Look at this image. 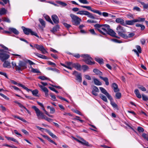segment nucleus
I'll use <instances>...</instances> for the list:
<instances>
[{
    "label": "nucleus",
    "instance_id": "nucleus-39",
    "mask_svg": "<svg viewBox=\"0 0 148 148\" xmlns=\"http://www.w3.org/2000/svg\"><path fill=\"white\" fill-rule=\"evenodd\" d=\"M99 97L104 101L107 102H108L107 99L105 96L102 94H100L99 95Z\"/></svg>",
    "mask_w": 148,
    "mask_h": 148
},
{
    "label": "nucleus",
    "instance_id": "nucleus-22",
    "mask_svg": "<svg viewBox=\"0 0 148 148\" xmlns=\"http://www.w3.org/2000/svg\"><path fill=\"white\" fill-rule=\"evenodd\" d=\"M99 78L102 80H103L105 82L106 85V86H108L109 84L108 81V79L107 77H103L101 76H99Z\"/></svg>",
    "mask_w": 148,
    "mask_h": 148
},
{
    "label": "nucleus",
    "instance_id": "nucleus-57",
    "mask_svg": "<svg viewBox=\"0 0 148 148\" xmlns=\"http://www.w3.org/2000/svg\"><path fill=\"white\" fill-rule=\"evenodd\" d=\"M79 1L81 3L83 4H88L89 2L87 0H79Z\"/></svg>",
    "mask_w": 148,
    "mask_h": 148
},
{
    "label": "nucleus",
    "instance_id": "nucleus-23",
    "mask_svg": "<svg viewBox=\"0 0 148 148\" xmlns=\"http://www.w3.org/2000/svg\"><path fill=\"white\" fill-rule=\"evenodd\" d=\"M135 19L132 20L126 21H125V24L129 25H133L134 23H136Z\"/></svg>",
    "mask_w": 148,
    "mask_h": 148
},
{
    "label": "nucleus",
    "instance_id": "nucleus-40",
    "mask_svg": "<svg viewBox=\"0 0 148 148\" xmlns=\"http://www.w3.org/2000/svg\"><path fill=\"white\" fill-rule=\"evenodd\" d=\"M138 88L143 91H146V88L143 86L140 85H138L137 86Z\"/></svg>",
    "mask_w": 148,
    "mask_h": 148
},
{
    "label": "nucleus",
    "instance_id": "nucleus-62",
    "mask_svg": "<svg viewBox=\"0 0 148 148\" xmlns=\"http://www.w3.org/2000/svg\"><path fill=\"white\" fill-rule=\"evenodd\" d=\"M48 64L49 65H53V66L54 67H56V65L55 63L52 62L50 61H48Z\"/></svg>",
    "mask_w": 148,
    "mask_h": 148
},
{
    "label": "nucleus",
    "instance_id": "nucleus-33",
    "mask_svg": "<svg viewBox=\"0 0 148 148\" xmlns=\"http://www.w3.org/2000/svg\"><path fill=\"white\" fill-rule=\"evenodd\" d=\"M93 80L95 84L97 85H101L102 84L97 79L94 78L93 79Z\"/></svg>",
    "mask_w": 148,
    "mask_h": 148
},
{
    "label": "nucleus",
    "instance_id": "nucleus-55",
    "mask_svg": "<svg viewBox=\"0 0 148 148\" xmlns=\"http://www.w3.org/2000/svg\"><path fill=\"white\" fill-rule=\"evenodd\" d=\"M137 130L139 132H143L144 131V129L141 127H138L137 128Z\"/></svg>",
    "mask_w": 148,
    "mask_h": 148
},
{
    "label": "nucleus",
    "instance_id": "nucleus-51",
    "mask_svg": "<svg viewBox=\"0 0 148 148\" xmlns=\"http://www.w3.org/2000/svg\"><path fill=\"white\" fill-rule=\"evenodd\" d=\"M108 98L110 100V102L111 101H113V99L112 97L108 93L106 95Z\"/></svg>",
    "mask_w": 148,
    "mask_h": 148
},
{
    "label": "nucleus",
    "instance_id": "nucleus-12",
    "mask_svg": "<svg viewBox=\"0 0 148 148\" xmlns=\"http://www.w3.org/2000/svg\"><path fill=\"white\" fill-rule=\"evenodd\" d=\"M106 34H108V35L116 38L118 39L120 38L119 37L115 35L116 34V33L113 30L110 28V27H109L108 28Z\"/></svg>",
    "mask_w": 148,
    "mask_h": 148
},
{
    "label": "nucleus",
    "instance_id": "nucleus-1",
    "mask_svg": "<svg viewBox=\"0 0 148 148\" xmlns=\"http://www.w3.org/2000/svg\"><path fill=\"white\" fill-rule=\"evenodd\" d=\"M95 30L99 31L101 34L104 35H106L108 28L110 27V26L107 24L101 25L98 23L94 25Z\"/></svg>",
    "mask_w": 148,
    "mask_h": 148
},
{
    "label": "nucleus",
    "instance_id": "nucleus-56",
    "mask_svg": "<svg viewBox=\"0 0 148 148\" xmlns=\"http://www.w3.org/2000/svg\"><path fill=\"white\" fill-rule=\"evenodd\" d=\"M142 97L144 101H147V100L148 101V98L145 95H144V94L142 95Z\"/></svg>",
    "mask_w": 148,
    "mask_h": 148
},
{
    "label": "nucleus",
    "instance_id": "nucleus-10",
    "mask_svg": "<svg viewBox=\"0 0 148 148\" xmlns=\"http://www.w3.org/2000/svg\"><path fill=\"white\" fill-rule=\"evenodd\" d=\"M77 14H79L81 15H84L87 16L91 18L95 19V17L91 13L87 11L83 10L79 11L77 12Z\"/></svg>",
    "mask_w": 148,
    "mask_h": 148
},
{
    "label": "nucleus",
    "instance_id": "nucleus-16",
    "mask_svg": "<svg viewBox=\"0 0 148 148\" xmlns=\"http://www.w3.org/2000/svg\"><path fill=\"white\" fill-rule=\"evenodd\" d=\"M8 30L10 31V34L12 33L16 35H18L19 34V32L15 28L13 27H10L8 28Z\"/></svg>",
    "mask_w": 148,
    "mask_h": 148
},
{
    "label": "nucleus",
    "instance_id": "nucleus-63",
    "mask_svg": "<svg viewBox=\"0 0 148 148\" xmlns=\"http://www.w3.org/2000/svg\"><path fill=\"white\" fill-rule=\"evenodd\" d=\"M50 96L51 97L52 99L54 101H56L57 100L56 99V97H55V96L54 95H53L52 94H50Z\"/></svg>",
    "mask_w": 148,
    "mask_h": 148
},
{
    "label": "nucleus",
    "instance_id": "nucleus-43",
    "mask_svg": "<svg viewBox=\"0 0 148 148\" xmlns=\"http://www.w3.org/2000/svg\"><path fill=\"white\" fill-rule=\"evenodd\" d=\"M31 91L32 92V94L34 96L38 97V96L37 95V94L38 93V90L37 89H35L32 91L31 90Z\"/></svg>",
    "mask_w": 148,
    "mask_h": 148
},
{
    "label": "nucleus",
    "instance_id": "nucleus-4",
    "mask_svg": "<svg viewBox=\"0 0 148 148\" xmlns=\"http://www.w3.org/2000/svg\"><path fill=\"white\" fill-rule=\"evenodd\" d=\"M32 108L36 111V115L39 119H45L46 116L44 114L41 112L39 109L35 106H33Z\"/></svg>",
    "mask_w": 148,
    "mask_h": 148
},
{
    "label": "nucleus",
    "instance_id": "nucleus-11",
    "mask_svg": "<svg viewBox=\"0 0 148 148\" xmlns=\"http://www.w3.org/2000/svg\"><path fill=\"white\" fill-rule=\"evenodd\" d=\"M34 47L37 50L41 51L42 53L43 54H45L46 53H47V52L42 45L35 44L34 45Z\"/></svg>",
    "mask_w": 148,
    "mask_h": 148
},
{
    "label": "nucleus",
    "instance_id": "nucleus-21",
    "mask_svg": "<svg viewBox=\"0 0 148 148\" xmlns=\"http://www.w3.org/2000/svg\"><path fill=\"white\" fill-rule=\"evenodd\" d=\"M112 87L113 88L114 92H117L119 91V89L118 88V86L116 83H113L112 84Z\"/></svg>",
    "mask_w": 148,
    "mask_h": 148
},
{
    "label": "nucleus",
    "instance_id": "nucleus-15",
    "mask_svg": "<svg viewBox=\"0 0 148 148\" xmlns=\"http://www.w3.org/2000/svg\"><path fill=\"white\" fill-rule=\"evenodd\" d=\"M96 92H99V90L97 87L94 86H93V90L92 91V93L93 95L95 96H97L98 95V94L96 93Z\"/></svg>",
    "mask_w": 148,
    "mask_h": 148
},
{
    "label": "nucleus",
    "instance_id": "nucleus-47",
    "mask_svg": "<svg viewBox=\"0 0 148 148\" xmlns=\"http://www.w3.org/2000/svg\"><path fill=\"white\" fill-rule=\"evenodd\" d=\"M2 19V21H3L6 22L8 23H10V19L7 17H3Z\"/></svg>",
    "mask_w": 148,
    "mask_h": 148
},
{
    "label": "nucleus",
    "instance_id": "nucleus-13",
    "mask_svg": "<svg viewBox=\"0 0 148 148\" xmlns=\"http://www.w3.org/2000/svg\"><path fill=\"white\" fill-rule=\"evenodd\" d=\"M72 74L75 75L76 77V80H78L79 82H81L82 81V78L81 74L80 73H79L76 71H74L73 72Z\"/></svg>",
    "mask_w": 148,
    "mask_h": 148
},
{
    "label": "nucleus",
    "instance_id": "nucleus-50",
    "mask_svg": "<svg viewBox=\"0 0 148 148\" xmlns=\"http://www.w3.org/2000/svg\"><path fill=\"white\" fill-rule=\"evenodd\" d=\"M38 78L42 80L48 79L49 78L45 76H40L38 77Z\"/></svg>",
    "mask_w": 148,
    "mask_h": 148
},
{
    "label": "nucleus",
    "instance_id": "nucleus-34",
    "mask_svg": "<svg viewBox=\"0 0 148 148\" xmlns=\"http://www.w3.org/2000/svg\"><path fill=\"white\" fill-rule=\"evenodd\" d=\"M31 69V71L34 73H40V71L37 69L33 68L32 66L30 67Z\"/></svg>",
    "mask_w": 148,
    "mask_h": 148
},
{
    "label": "nucleus",
    "instance_id": "nucleus-49",
    "mask_svg": "<svg viewBox=\"0 0 148 148\" xmlns=\"http://www.w3.org/2000/svg\"><path fill=\"white\" fill-rule=\"evenodd\" d=\"M69 54L70 55H72L73 57H74L77 58H79L80 56L79 54V53L74 54H72V53H69Z\"/></svg>",
    "mask_w": 148,
    "mask_h": 148
},
{
    "label": "nucleus",
    "instance_id": "nucleus-32",
    "mask_svg": "<svg viewBox=\"0 0 148 148\" xmlns=\"http://www.w3.org/2000/svg\"><path fill=\"white\" fill-rule=\"evenodd\" d=\"M46 132H47L51 136L52 138H57V136L54 134L52 133L50 131L47 129H46Z\"/></svg>",
    "mask_w": 148,
    "mask_h": 148
},
{
    "label": "nucleus",
    "instance_id": "nucleus-54",
    "mask_svg": "<svg viewBox=\"0 0 148 148\" xmlns=\"http://www.w3.org/2000/svg\"><path fill=\"white\" fill-rule=\"evenodd\" d=\"M82 68L84 70V71H85L87 69H89L88 66L86 65H83L82 66Z\"/></svg>",
    "mask_w": 148,
    "mask_h": 148
},
{
    "label": "nucleus",
    "instance_id": "nucleus-45",
    "mask_svg": "<svg viewBox=\"0 0 148 148\" xmlns=\"http://www.w3.org/2000/svg\"><path fill=\"white\" fill-rule=\"evenodd\" d=\"M142 136L145 140L148 141V134L143 133L142 134Z\"/></svg>",
    "mask_w": 148,
    "mask_h": 148
},
{
    "label": "nucleus",
    "instance_id": "nucleus-7",
    "mask_svg": "<svg viewBox=\"0 0 148 148\" xmlns=\"http://www.w3.org/2000/svg\"><path fill=\"white\" fill-rule=\"evenodd\" d=\"M27 67L26 61L25 62L21 61H20L18 63V66H16V71H22Z\"/></svg>",
    "mask_w": 148,
    "mask_h": 148
},
{
    "label": "nucleus",
    "instance_id": "nucleus-35",
    "mask_svg": "<svg viewBox=\"0 0 148 148\" xmlns=\"http://www.w3.org/2000/svg\"><path fill=\"white\" fill-rule=\"evenodd\" d=\"M135 34L133 33H131L129 34L128 36L126 34H125V37H123V38L124 39H127L128 38H131Z\"/></svg>",
    "mask_w": 148,
    "mask_h": 148
},
{
    "label": "nucleus",
    "instance_id": "nucleus-46",
    "mask_svg": "<svg viewBox=\"0 0 148 148\" xmlns=\"http://www.w3.org/2000/svg\"><path fill=\"white\" fill-rule=\"evenodd\" d=\"M136 22H144L145 21V18H142L139 17L138 19H135Z\"/></svg>",
    "mask_w": 148,
    "mask_h": 148
},
{
    "label": "nucleus",
    "instance_id": "nucleus-60",
    "mask_svg": "<svg viewBox=\"0 0 148 148\" xmlns=\"http://www.w3.org/2000/svg\"><path fill=\"white\" fill-rule=\"evenodd\" d=\"M11 87L13 88L14 90H19L21 92H22V91L21 90H20L18 87H16V86H12Z\"/></svg>",
    "mask_w": 148,
    "mask_h": 148
},
{
    "label": "nucleus",
    "instance_id": "nucleus-5",
    "mask_svg": "<svg viewBox=\"0 0 148 148\" xmlns=\"http://www.w3.org/2000/svg\"><path fill=\"white\" fill-rule=\"evenodd\" d=\"M21 28L23 29L24 33L26 35H28L30 34L32 35H34L39 38V36L38 35L37 33L34 32L33 31L32 29L29 28H27L24 26H22Z\"/></svg>",
    "mask_w": 148,
    "mask_h": 148
},
{
    "label": "nucleus",
    "instance_id": "nucleus-61",
    "mask_svg": "<svg viewBox=\"0 0 148 148\" xmlns=\"http://www.w3.org/2000/svg\"><path fill=\"white\" fill-rule=\"evenodd\" d=\"M14 102V103L18 104V106L21 108H23V106L22 104L17 101H15Z\"/></svg>",
    "mask_w": 148,
    "mask_h": 148
},
{
    "label": "nucleus",
    "instance_id": "nucleus-25",
    "mask_svg": "<svg viewBox=\"0 0 148 148\" xmlns=\"http://www.w3.org/2000/svg\"><path fill=\"white\" fill-rule=\"evenodd\" d=\"M7 12V10L4 8H2L0 9V16L6 14Z\"/></svg>",
    "mask_w": 148,
    "mask_h": 148
},
{
    "label": "nucleus",
    "instance_id": "nucleus-6",
    "mask_svg": "<svg viewBox=\"0 0 148 148\" xmlns=\"http://www.w3.org/2000/svg\"><path fill=\"white\" fill-rule=\"evenodd\" d=\"M6 52L4 50L0 49V59L2 62H4L10 57V55L6 54L5 53Z\"/></svg>",
    "mask_w": 148,
    "mask_h": 148
},
{
    "label": "nucleus",
    "instance_id": "nucleus-19",
    "mask_svg": "<svg viewBox=\"0 0 148 148\" xmlns=\"http://www.w3.org/2000/svg\"><path fill=\"white\" fill-rule=\"evenodd\" d=\"M87 9L89 10H90L92 12L98 14L99 15L102 14V13L97 10H94L91 9V7L90 6H88Z\"/></svg>",
    "mask_w": 148,
    "mask_h": 148
},
{
    "label": "nucleus",
    "instance_id": "nucleus-42",
    "mask_svg": "<svg viewBox=\"0 0 148 148\" xmlns=\"http://www.w3.org/2000/svg\"><path fill=\"white\" fill-rule=\"evenodd\" d=\"M136 27H140L141 28L140 29L141 30H144L145 28V27L144 25L140 24H136Z\"/></svg>",
    "mask_w": 148,
    "mask_h": 148
},
{
    "label": "nucleus",
    "instance_id": "nucleus-37",
    "mask_svg": "<svg viewBox=\"0 0 148 148\" xmlns=\"http://www.w3.org/2000/svg\"><path fill=\"white\" fill-rule=\"evenodd\" d=\"M110 104L114 108H116L118 110H119V108H118L117 105L113 101H111Z\"/></svg>",
    "mask_w": 148,
    "mask_h": 148
},
{
    "label": "nucleus",
    "instance_id": "nucleus-44",
    "mask_svg": "<svg viewBox=\"0 0 148 148\" xmlns=\"http://www.w3.org/2000/svg\"><path fill=\"white\" fill-rule=\"evenodd\" d=\"M139 2L143 6V8L144 9H147L148 8V4H146L145 3L139 1Z\"/></svg>",
    "mask_w": 148,
    "mask_h": 148
},
{
    "label": "nucleus",
    "instance_id": "nucleus-41",
    "mask_svg": "<svg viewBox=\"0 0 148 148\" xmlns=\"http://www.w3.org/2000/svg\"><path fill=\"white\" fill-rule=\"evenodd\" d=\"M99 89L101 92L105 95H106L108 93L107 92V91L103 87H100Z\"/></svg>",
    "mask_w": 148,
    "mask_h": 148
},
{
    "label": "nucleus",
    "instance_id": "nucleus-3",
    "mask_svg": "<svg viewBox=\"0 0 148 148\" xmlns=\"http://www.w3.org/2000/svg\"><path fill=\"white\" fill-rule=\"evenodd\" d=\"M70 16L72 19L71 22L73 25L76 26L80 24V22L82 21L81 18L73 14H70Z\"/></svg>",
    "mask_w": 148,
    "mask_h": 148
},
{
    "label": "nucleus",
    "instance_id": "nucleus-17",
    "mask_svg": "<svg viewBox=\"0 0 148 148\" xmlns=\"http://www.w3.org/2000/svg\"><path fill=\"white\" fill-rule=\"evenodd\" d=\"M116 22L118 23H120L123 26H125V24L124 23V20L123 19L121 18H117L116 19Z\"/></svg>",
    "mask_w": 148,
    "mask_h": 148
},
{
    "label": "nucleus",
    "instance_id": "nucleus-30",
    "mask_svg": "<svg viewBox=\"0 0 148 148\" xmlns=\"http://www.w3.org/2000/svg\"><path fill=\"white\" fill-rule=\"evenodd\" d=\"M59 28V25H57L53 27L52 29L51 30V31L53 33H54L58 31Z\"/></svg>",
    "mask_w": 148,
    "mask_h": 148
},
{
    "label": "nucleus",
    "instance_id": "nucleus-31",
    "mask_svg": "<svg viewBox=\"0 0 148 148\" xmlns=\"http://www.w3.org/2000/svg\"><path fill=\"white\" fill-rule=\"evenodd\" d=\"M56 2L61 5L62 7H65L67 5L66 3L60 1H56Z\"/></svg>",
    "mask_w": 148,
    "mask_h": 148
},
{
    "label": "nucleus",
    "instance_id": "nucleus-27",
    "mask_svg": "<svg viewBox=\"0 0 148 148\" xmlns=\"http://www.w3.org/2000/svg\"><path fill=\"white\" fill-rule=\"evenodd\" d=\"M93 71L96 74L99 75V76L102 75H103L102 73L97 69H94L93 70Z\"/></svg>",
    "mask_w": 148,
    "mask_h": 148
},
{
    "label": "nucleus",
    "instance_id": "nucleus-36",
    "mask_svg": "<svg viewBox=\"0 0 148 148\" xmlns=\"http://www.w3.org/2000/svg\"><path fill=\"white\" fill-rule=\"evenodd\" d=\"M5 137L8 140H11L16 143H18V141L16 139H14L13 137L7 136H5Z\"/></svg>",
    "mask_w": 148,
    "mask_h": 148
},
{
    "label": "nucleus",
    "instance_id": "nucleus-9",
    "mask_svg": "<svg viewBox=\"0 0 148 148\" xmlns=\"http://www.w3.org/2000/svg\"><path fill=\"white\" fill-rule=\"evenodd\" d=\"M116 30L117 32L120 36L123 38L125 37V34L123 33H125V30L124 29L123 27L119 25L116 28Z\"/></svg>",
    "mask_w": 148,
    "mask_h": 148
},
{
    "label": "nucleus",
    "instance_id": "nucleus-14",
    "mask_svg": "<svg viewBox=\"0 0 148 148\" xmlns=\"http://www.w3.org/2000/svg\"><path fill=\"white\" fill-rule=\"evenodd\" d=\"M51 18L55 24H57L59 23L58 18L56 15L55 14L52 15L51 16Z\"/></svg>",
    "mask_w": 148,
    "mask_h": 148
},
{
    "label": "nucleus",
    "instance_id": "nucleus-64",
    "mask_svg": "<svg viewBox=\"0 0 148 148\" xmlns=\"http://www.w3.org/2000/svg\"><path fill=\"white\" fill-rule=\"evenodd\" d=\"M81 67V65L79 63H77L76 65V68L75 69L77 70H80Z\"/></svg>",
    "mask_w": 148,
    "mask_h": 148
},
{
    "label": "nucleus",
    "instance_id": "nucleus-18",
    "mask_svg": "<svg viewBox=\"0 0 148 148\" xmlns=\"http://www.w3.org/2000/svg\"><path fill=\"white\" fill-rule=\"evenodd\" d=\"M38 86L45 92L46 96H48V90L47 88L40 84H38Z\"/></svg>",
    "mask_w": 148,
    "mask_h": 148
},
{
    "label": "nucleus",
    "instance_id": "nucleus-2",
    "mask_svg": "<svg viewBox=\"0 0 148 148\" xmlns=\"http://www.w3.org/2000/svg\"><path fill=\"white\" fill-rule=\"evenodd\" d=\"M81 57L84 58L83 61L85 62L86 64L92 65L95 64V62L92 61V58L88 54H83L81 56Z\"/></svg>",
    "mask_w": 148,
    "mask_h": 148
},
{
    "label": "nucleus",
    "instance_id": "nucleus-52",
    "mask_svg": "<svg viewBox=\"0 0 148 148\" xmlns=\"http://www.w3.org/2000/svg\"><path fill=\"white\" fill-rule=\"evenodd\" d=\"M116 98L118 99H120L121 97V94L120 92H117L116 94Z\"/></svg>",
    "mask_w": 148,
    "mask_h": 148
},
{
    "label": "nucleus",
    "instance_id": "nucleus-53",
    "mask_svg": "<svg viewBox=\"0 0 148 148\" xmlns=\"http://www.w3.org/2000/svg\"><path fill=\"white\" fill-rule=\"evenodd\" d=\"M26 63H28L30 65H34V64H35V63H34V62H32V61H31V60H29L27 59L26 60Z\"/></svg>",
    "mask_w": 148,
    "mask_h": 148
},
{
    "label": "nucleus",
    "instance_id": "nucleus-26",
    "mask_svg": "<svg viewBox=\"0 0 148 148\" xmlns=\"http://www.w3.org/2000/svg\"><path fill=\"white\" fill-rule=\"evenodd\" d=\"M42 136L45 138H46L47 140L49 141L51 143L53 144L56 145L57 144L56 143V142H55L53 140H51L50 139L49 137L45 135H42Z\"/></svg>",
    "mask_w": 148,
    "mask_h": 148
},
{
    "label": "nucleus",
    "instance_id": "nucleus-58",
    "mask_svg": "<svg viewBox=\"0 0 148 148\" xmlns=\"http://www.w3.org/2000/svg\"><path fill=\"white\" fill-rule=\"evenodd\" d=\"M136 47L138 52L139 53H141L142 51V50L140 47L139 45H137L136 46Z\"/></svg>",
    "mask_w": 148,
    "mask_h": 148
},
{
    "label": "nucleus",
    "instance_id": "nucleus-28",
    "mask_svg": "<svg viewBox=\"0 0 148 148\" xmlns=\"http://www.w3.org/2000/svg\"><path fill=\"white\" fill-rule=\"evenodd\" d=\"M95 60L100 64H103L104 63L103 59L102 58H101L98 57H96L95 58Z\"/></svg>",
    "mask_w": 148,
    "mask_h": 148
},
{
    "label": "nucleus",
    "instance_id": "nucleus-29",
    "mask_svg": "<svg viewBox=\"0 0 148 148\" xmlns=\"http://www.w3.org/2000/svg\"><path fill=\"white\" fill-rule=\"evenodd\" d=\"M134 92L137 97L139 99L141 98V95L138 89L135 90Z\"/></svg>",
    "mask_w": 148,
    "mask_h": 148
},
{
    "label": "nucleus",
    "instance_id": "nucleus-8",
    "mask_svg": "<svg viewBox=\"0 0 148 148\" xmlns=\"http://www.w3.org/2000/svg\"><path fill=\"white\" fill-rule=\"evenodd\" d=\"M74 139L77 142L82 144L83 145H85L86 147H92V145L90 144H89V143L86 141L83 138H80L79 139L77 138H75Z\"/></svg>",
    "mask_w": 148,
    "mask_h": 148
},
{
    "label": "nucleus",
    "instance_id": "nucleus-20",
    "mask_svg": "<svg viewBox=\"0 0 148 148\" xmlns=\"http://www.w3.org/2000/svg\"><path fill=\"white\" fill-rule=\"evenodd\" d=\"M3 64V66L4 68H10L11 66L10 65V62L8 61H6L5 60Z\"/></svg>",
    "mask_w": 148,
    "mask_h": 148
},
{
    "label": "nucleus",
    "instance_id": "nucleus-24",
    "mask_svg": "<svg viewBox=\"0 0 148 148\" xmlns=\"http://www.w3.org/2000/svg\"><path fill=\"white\" fill-rule=\"evenodd\" d=\"M34 53L35 55L37 56L38 57L44 59H48V58L45 55H42L41 54H39L38 53Z\"/></svg>",
    "mask_w": 148,
    "mask_h": 148
},
{
    "label": "nucleus",
    "instance_id": "nucleus-59",
    "mask_svg": "<svg viewBox=\"0 0 148 148\" xmlns=\"http://www.w3.org/2000/svg\"><path fill=\"white\" fill-rule=\"evenodd\" d=\"M90 33L93 35H97V34L95 32L94 30L93 29H90L89 30Z\"/></svg>",
    "mask_w": 148,
    "mask_h": 148
},
{
    "label": "nucleus",
    "instance_id": "nucleus-38",
    "mask_svg": "<svg viewBox=\"0 0 148 148\" xmlns=\"http://www.w3.org/2000/svg\"><path fill=\"white\" fill-rule=\"evenodd\" d=\"M45 18L47 21L51 23L52 25H53L54 24L52 21H51L50 18L48 16V15H46L45 16Z\"/></svg>",
    "mask_w": 148,
    "mask_h": 148
},
{
    "label": "nucleus",
    "instance_id": "nucleus-48",
    "mask_svg": "<svg viewBox=\"0 0 148 148\" xmlns=\"http://www.w3.org/2000/svg\"><path fill=\"white\" fill-rule=\"evenodd\" d=\"M39 21L41 24V25L43 26L44 27L45 26V21L42 18H39Z\"/></svg>",
    "mask_w": 148,
    "mask_h": 148
}]
</instances>
